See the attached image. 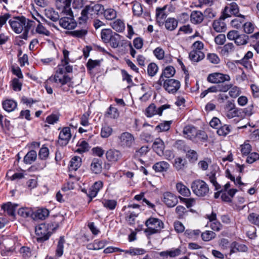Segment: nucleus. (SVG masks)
Returning a JSON list of instances; mask_svg holds the SVG:
<instances>
[{
    "label": "nucleus",
    "mask_w": 259,
    "mask_h": 259,
    "mask_svg": "<svg viewBox=\"0 0 259 259\" xmlns=\"http://www.w3.org/2000/svg\"><path fill=\"white\" fill-rule=\"evenodd\" d=\"M228 8L224 10L223 15L218 20H215L213 23V28L218 32H224L226 30V25L223 21L226 18L230 16L227 14Z\"/></svg>",
    "instance_id": "obj_10"
},
{
    "label": "nucleus",
    "mask_w": 259,
    "mask_h": 259,
    "mask_svg": "<svg viewBox=\"0 0 259 259\" xmlns=\"http://www.w3.org/2000/svg\"><path fill=\"white\" fill-rule=\"evenodd\" d=\"M104 16L107 20H112L114 19L117 16L116 11L113 9L109 8L105 10H104Z\"/></svg>",
    "instance_id": "obj_44"
},
{
    "label": "nucleus",
    "mask_w": 259,
    "mask_h": 259,
    "mask_svg": "<svg viewBox=\"0 0 259 259\" xmlns=\"http://www.w3.org/2000/svg\"><path fill=\"white\" fill-rule=\"evenodd\" d=\"M240 147L241 153L244 155H248L251 150V145L246 142L241 145Z\"/></svg>",
    "instance_id": "obj_60"
},
{
    "label": "nucleus",
    "mask_w": 259,
    "mask_h": 259,
    "mask_svg": "<svg viewBox=\"0 0 259 259\" xmlns=\"http://www.w3.org/2000/svg\"><path fill=\"white\" fill-rule=\"evenodd\" d=\"M153 54L159 60L162 59L164 56V51L162 48L160 47L156 48L153 51Z\"/></svg>",
    "instance_id": "obj_64"
},
{
    "label": "nucleus",
    "mask_w": 259,
    "mask_h": 259,
    "mask_svg": "<svg viewBox=\"0 0 259 259\" xmlns=\"http://www.w3.org/2000/svg\"><path fill=\"white\" fill-rule=\"evenodd\" d=\"M36 157V152L34 150H31L24 156L23 161L25 164H30L35 160Z\"/></svg>",
    "instance_id": "obj_31"
},
{
    "label": "nucleus",
    "mask_w": 259,
    "mask_h": 259,
    "mask_svg": "<svg viewBox=\"0 0 259 259\" xmlns=\"http://www.w3.org/2000/svg\"><path fill=\"white\" fill-rule=\"evenodd\" d=\"M231 253H235L237 251L245 252L247 251V247L246 245L234 242L231 245Z\"/></svg>",
    "instance_id": "obj_33"
},
{
    "label": "nucleus",
    "mask_w": 259,
    "mask_h": 259,
    "mask_svg": "<svg viewBox=\"0 0 259 259\" xmlns=\"http://www.w3.org/2000/svg\"><path fill=\"white\" fill-rule=\"evenodd\" d=\"M228 8L227 14L230 12L231 14L234 15L236 16H239V7L235 3H232L230 4L229 7H226L225 9Z\"/></svg>",
    "instance_id": "obj_46"
},
{
    "label": "nucleus",
    "mask_w": 259,
    "mask_h": 259,
    "mask_svg": "<svg viewBox=\"0 0 259 259\" xmlns=\"http://www.w3.org/2000/svg\"><path fill=\"white\" fill-rule=\"evenodd\" d=\"M244 21V16L242 15H239V16L231 22V25L237 29L240 28L243 25V23Z\"/></svg>",
    "instance_id": "obj_42"
},
{
    "label": "nucleus",
    "mask_w": 259,
    "mask_h": 259,
    "mask_svg": "<svg viewBox=\"0 0 259 259\" xmlns=\"http://www.w3.org/2000/svg\"><path fill=\"white\" fill-rule=\"evenodd\" d=\"M120 38L121 36L119 34L114 32L109 42L111 47L113 48H117L119 46Z\"/></svg>",
    "instance_id": "obj_43"
},
{
    "label": "nucleus",
    "mask_w": 259,
    "mask_h": 259,
    "mask_svg": "<svg viewBox=\"0 0 259 259\" xmlns=\"http://www.w3.org/2000/svg\"><path fill=\"white\" fill-rule=\"evenodd\" d=\"M165 148L164 143L163 141L157 138L154 142L152 145V148L155 152L159 156L163 154V150Z\"/></svg>",
    "instance_id": "obj_20"
},
{
    "label": "nucleus",
    "mask_w": 259,
    "mask_h": 259,
    "mask_svg": "<svg viewBox=\"0 0 259 259\" xmlns=\"http://www.w3.org/2000/svg\"><path fill=\"white\" fill-rule=\"evenodd\" d=\"M70 163V170H76L81 165V158L79 156H74L71 159Z\"/></svg>",
    "instance_id": "obj_34"
},
{
    "label": "nucleus",
    "mask_w": 259,
    "mask_h": 259,
    "mask_svg": "<svg viewBox=\"0 0 259 259\" xmlns=\"http://www.w3.org/2000/svg\"><path fill=\"white\" fill-rule=\"evenodd\" d=\"M126 254H130L131 255H139L144 254L146 250L143 248L131 247L128 250H121Z\"/></svg>",
    "instance_id": "obj_36"
},
{
    "label": "nucleus",
    "mask_w": 259,
    "mask_h": 259,
    "mask_svg": "<svg viewBox=\"0 0 259 259\" xmlns=\"http://www.w3.org/2000/svg\"><path fill=\"white\" fill-rule=\"evenodd\" d=\"M165 9V7L163 8H158L156 9V16L157 22H160L166 18V15L164 12Z\"/></svg>",
    "instance_id": "obj_55"
},
{
    "label": "nucleus",
    "mask_w": 259,
    "mask_h": 259,
    "mask_svg": "<svg viewBox=\"0 0 259 259\" xmlns=\"http://www.w3.org/2000/svg\"><path fill=\"white\" fill-rule=\"evenodd\" d=\"M112 131V128L110 126L105 125L101 129V136L102 138H108L111 135Z\"/></svg>",
    "instance_id": "obj_57"
},
{
    "label": "nucleus",
    "mask_w": 259,
    "mask_h": 259,
    "mask_svg": "<svg viewBox=\"0 0 259 259\" xmlns=\"http://www.w3.org/2000/svg\"><path fill=\"white\" fill-rule=\"evenodd\" d=\"M18 213L19 215L24 218H27L29 217H32L33 211L29 208H21L19 209Z\"/></svg>",
    "instance_id": "obj_50"
},
{
    "label": "nucleus",
    "mask_w": 259,
    "mask_h": 259,
    "mask_svg": "<svg viewBox=\"0 0 259 259\" xmlns=\"http://www.w3.org/2000/svg\"><path fill=\"white\" fill-rule=\"evenodd\" d=\"M133 12L135 16L140 17L143 13V8L141 4L135 3L133 6Z\"/></svg>",
    "instance_id": "obj_54"
},
{
    "label": "nucleus",
    "mask_w": 259,
    "mask_h": 259,
    "mask_svg": "<svg viewBox=\"0 0 259 259\" xmlns=\"http://www.w3.org/2000/svg\"><path fill=\"white\" fill-rule=\"evenodd\" d=\"M176 188L179 193L184 196H189L190 195V191L188 188L181 183L176 185Z\"/></svg>",
    "instance_id": "obj_38"
},
{
    "label": "nucleus",
    "mask_w": 259,
    "mask_h": 259,
    "mask_svg": "<svg viewBox=\"0 0 259 259\" xmlns=\"http://www.w3.org/2000/svg\"><path fill=\"white\" fill-rule=\"evenodd\" d=\"M216 236V234L213 231H206L201 234L202 239L204 241H209Z\"/></svg>",
    "instance_id": "obj_51"
},
{
    "label": "nucleus",
    "mask_w": 259,
    "mask_h": 259,
    "mask_svg": "<svg viewBox=\"0 0 259 259\" xmlns=\"http://www.w3.org/2000/svg\"><path fill=\"white\" fill-rule=\"evenodd\" d=\"M35 233L37 236V241L42 242L49 239L52 232L49 230L46 224H41L35 228Z\"/></svg>",
    "instance_id": "obj_6"
},
{
    "label": "nucleus",
    "mask_w": 259,
    "mask_h": 259,
    "mask_svg": "<svg viewBox=\"0 0 259 259\" xmlns=\"http://www.w3.org/2000/svg\"><path fill=\"white\" fill-rule=\"evenodd\" d=\"M230 90L229 92L230 96L232 98H236L241 93L240 89L237 86H233L230 89Z\"/></svg>",
    "instance_id": "obj_62"
},
{
    "label": "nucleus",
    "mask_w": 259,
    "mask_h": 259,
    "mask_svg": "<svg viewBox=\"0 0 259 259\" xmlns=\"http://www.w3.org/2000/svg\"><path fill=\"white\" fill-rule=\"evenodd\" d=\"M17 206L16 204H13L11 202H9L4 204L1 206V209L7 212L8 215L14 218L15 217V211Z\"/></svg>",
    "instance_id": "obj_24"
},
{
    "label": "nucleus",
    "mask_w": 259,
    "mask_h": 259,
    "mask_svg": "<svg viewBox=\"0 0 259 259\" xmlns=\"http://www.w3.org/2000/svg\"><path fill=\"white\" fill-rule=\"evenodd\" d=\"M104 8L103 6L99 4L95 5L93 6H87L82 10L81 16L79 17V24L84 23L89 19V16H93L102 13Z\"/></svg>",
    "instance_id": "obj_1"
},
{
    "label": "nucleus",
    "mask_w": 259,
    "mask_h": 259,
    "mask_svg": "<svg viewBox=\"0 0 259 259\" xmlns=\"http://www.w3.org/2000/svg\"><path fill=\"white\" fill-rule=\"evenodd\" d=\"M103 204L105 207L113 210L115 208L117 202L114 200H105L103 202Z\"/></svg>",
    "instance_id": "obj_59"
},
{
    "label": "nucleus",
    "mask_w": 259,
    "mask_h": 259,
    "mask_svg": "<svg viewBox=\"0 0 259 259\" xmlns=\"http://www.w3.org/2000/svg\"><path fill=\"white\" fill-rule=\"evenodd\" d=\"M259 159V154L256 152L249 153L246 158V162L248 163H252Z\"/></svg>",
    "instance_id": "obj_61"
},
{
    "label": "nucleus",
    "mask_w": 259,
    "mask_h": 259,
    "mask_svg": "<svg viewBox=\"0 0 259 259\" xmlns=\"http://www.w3.org/2000/svg\"><path fill=\"white\" fill-rule=\"evenodd\" d=\"M224 113L226 117L232 119L238 117L240 114V109L236 107L234 101L228 100L224 107Z\"/></svg>",
    "instance_id": "obj_4"
},
{
    "label": "nucleus",
    "mask_w": 259,
    "mask_h": 259,
    "mask_svg": "<svg viewBox=\"0 0 259 259\" xmlns=\"http://www.w3.org/2000/svg\"><path fill=\"white\" fill-rule=\"evenodd\" d=\"M111 26L116 31L122 32L125 29V25L123 21L117 19L111 23Z\"/></svg>",
    "instance_id": "obj_30"
},
{
    "label": "nucleus",
    "mask_w": 259,
    "mask_h": 259,
    "mask_svg": "<svg viewBox=\"0 0 259 259\" xmlns=\"http://www.w3.org/2000/svg\"><path fill=\"white\" fill-rule=\"evenodd\" d=\"M49 80L63 85L68 83H70L71 78L66 74L61 76H58L57 74L54 75L53 77H50Z\"/></svg>",
    "instance_id": "obj_18"
},
{
    "label": "nucleus",
    "mask_w": 259,
    "mask_h": 259,
    "mask_svg": "<svg viewBox=\"0 0 259 259\" xmlns=\"http://www.w3.org/2000/svg\"><path fill=\"white\" fill-rule=\"evenodd\" d=\"M25 18L24 17H16L13 20H10L9 23L13 30L17 33H21L25 24Z\"/></svg>",
    "instance_id": "obj_11"
},
{
    "label": "nucleus",
    "mask_w": 259,
    "mask_h": 259,
    "mask_svg": "<svg viewBox=\"0 0 259 259\" xmlns=\"http://www.w3.org/2000/svg\"><path fill=\"white\" fill-rule=\"evenodd\" d=\"M178 26V21L173 18H168L165 22V28L169 30L175 29Z\"/></svg>",
    "instance_id": "obj_40"
},
{
    "label": "nucleus",
    "mask_w": 259,
    "mask_h": 259,
    "mask_svg": "<svg viewBox=\"0 0 259 259\" xmlns=\"http://www.w3.org/2000/svg\"><path fill=\"white\" fill-rule=\"evenodd\" d=\"M248 220L251 224L259 227V214L250 213L248 216Z\"/></svg>",
    "instance_id": "obj_58"
},
{
    "label": "nucleus",
    "mask_w": 259,
    "mask_h": 259,
    "mask_svg": "<svg viewBox=\"0 0 259 259\" xmlns=\"http://www.w3.org/2000/svg\"><path fill=\"white\" fill-rule=\"evenodd\" d=\"M76 146L78 147L75 151L79 153H83L88 151L90 147L89 144L84 140H81L78 142Z\"/></svg>",
    "instance_id": "obj_28"
},
{
    "label": "nucleus",
    "mask_w": 259,
    "mask_h": 259,
    "mask_svg": "<svg viewBox=\"0 0 259 259\" xmlns=\"http://www.w3.org/2000/svg\"><path fill=\"white\" fill-rule=\"evenodd\" d=\"M71 137L70 128L69 127H63L59 135L58 144L61 146L68 144Z\"/></svg>",
    "instance_id": "obj_12"
},
{
    "label": "nucleus",
    "mask_w": 259,
    "mask_h": 259,
    "mask_svg": "<svg viewBox=\"0 0 259 259\" xmlns=\"http://www.w3.org/2000/svg\"><path fill=\"white\" fill-rule=\"evenodd\" d=\"M112 35L113 32L110 29H104L101 33V38L105 43L109 42Z\"/></svg>",
    "instance_id": "obj_35"
},
{
    "label": "nucleus",
    "mask_w": 259,
    "mask_h": 259,
    "mask_svg": "<svg viewBox=\"0 0 259 259\" xmlns=\"http://www.w3.org/2000/svg\"><path fill=\"white\" fill-rule=\"evenodd\" d=\"M186 157L191 162H194L198 159V154L196 151L194 150L189 149L187 150L186 152Z\"/></svg>",
    "instance_id": "obj_48"
},
{
    "label": "nucleus",
    "mask_w": 259,
    "mask_h": 259,
    "mask_svg": "<svg viewBox=\"0 0 259 259\" xmlns=\"http://www.w3.org/2000/svg\"><path fill=\"white\" fill-rule=\"evenodd\" d=\"M46 15L49 19L53 21H59V15L58 13L53 10H48L46 12Z\"/></svg>",
    "instance_id": "obj_56"
},
{
    "label": "nucleus",
    "mask_w": 259,
    "mask_h": 259,
    "mask_svg": "<svg viewBox=\"0 0 259 259\" xmlns=\"http://www.w3.org/2000/svg\"><path fill=\"white\" fill-rule=\"evenodd\" d=\"M207 135L206 133L201 130H198L196 132L192 141L195 143L202 144L207 141Z\"/></svg>",
    "instance_id": "obj_19"
},
{
    "label": "nucleus",
    "mask_w": 259,
    "mask_h": 259,
    "mask_svg": "<svg viewBox=\"0 0 259 259\" xmlns=\"http://www.w3.org/2000/svg\"><path fill=\"white\" fill-rule=\"evenodd\" d=\"M162 85L166 91L171 94L176 93L181 86L179 80L172 78L164 80Z\"/></svg>",
    "instance_id": "obj_9"
},
{
    "label": "nucleus",
    "mask_w": 259,
    "mask_h": 259,
    "mask_svg": "<svg viewBox=\"0 0 259 259\" xmlns=\"http://www.w3.org/2000/svg\"><path fill=\"white\" fill-rule=\"evenodd\" d=\"M162 201L167 207H173L178 203V199L172 193L166 192L163 194Z\"/></svg>",
    "instance_id": "obj_13"
},
{
    "label": "nucleus",
    "mask_w": 259,
    "mask_h": 259,
    "mask_svg": "<svg viewBox=\"0 0 259 259\" xmlns=\"http://www.w3.org/2000/svg\"><path fill=\"white\" fill-rule=\"evenodd\" d=\"M17 105V103L13 100H7L3 102V108L8 112L14 110Z\"/></svg>",
    "instance_id": "obj_29"
},
{
    "label": "nucleus",
    "mask_w": 259,
    "mask_h": 259,
    "mask_svg": "<svg viewBox=\"0 0 259 259\" xmlns=\"http://www.w3.org/2000/svg\"><path fill=\"white\" fill-rule=\"evenodd\" d=\"M65 239L64 236H61L59 238L57 248L56 249V256L61 257L64 252V244L65 243Z\"/></svg>",
    "instance_id": "obj_32"
},
{
    "label": "nucleus",
    "mask_w": 259,
    "mask_h": 259,
    "mask_svg": "<svg viewBox=\"0 0 259 259\" xmlns=\"http://www.w3.org/2000/svg\"><path fill=\"white\" fill-rule=\"evenodd\" d=\"M248 36L245 34H238L235 40V44L238 45H244L247 43Z\"/></svg>",
    "instance_id": "obj_52"
},
{
    "label": "nucleus",
    "mask_w": 259,
    "mask_h": 259,
    "mask_svg": "<svg viewBox=\"0 0 259 259\" xmlns=\"http://www.w3.org/2000/svg\"><path fill=\"white\" fill-rule=\"evenodd\" d=\"M169 167V164L165 161H159L153 165V168L156 172H163L166 171Z\"/></svg>",
    "instance_id": "obj_27"
},
{
    "label": "nucleus",
    "mask_w": 259,
    "mask_h": 259,
    "mask_svg": "<svg viewBox=\"0 0 259 259\" xmlns=\"http://www.w3.org/2000/svg\"><path fill=\"white\" fill-rule=\"evenodd\" d=\"M122 156L121 151L116 149H110L106 153V159L110 162H116L119 160Z\"/></svg>",
    "instance_id": "obj_16"
},
{
    "label": "nucleus",
    "mask_w": 259,
    "mask_h": 259,
    "mask_svg": "<svg viewBox=\"0 0 259 259\" xmlns=\"http://www.w3.org/2000/svg\"><path fill=\"white\" fill-rule=\"evenodd\" d=\"M102 161L99 158H94L91 164V169L93 172L98 174L102 171Z\"/></svg>",
    "instance_id": "obj_22"
},
{
    "label": "nucleus",
    "mask_w": 259,
    "mask_h": 259,
    "mask_svg": "<svg viewBox=\"0 0 259 259\" xmlns=\"http://www.w3.org/2000/svg\"><path fill=\"white\" fill-rule=\"evenodd\" d=\"M170 107V105L165 104L163 105L160 107H159L157 109H156V107L154 105L151 104L150 105L146 110V115L147 117H150L153 116L155 114H158L159 115H161L162 113V111L167 108Z\"/></svg>",
    "instance_id": "obj_15"
},
{
    "label": "nucleus",
    "mask_w": 259,
    "mask_h": 259,
    "mask_svg": "<svg viewBox=\"0 0 259 259\" xmlns=\"http://www.w3.org/2000/svg\"><path fill=\"white\" fill-rule=\"evenodd\" d=\"M68 16L62 17L59 19V24L64 29L72 30L74 29L77 23L74 19L73 14H65Z\"/></svg>",
    "instance_id": "obj_7"
},
{
    "label": "nucleus",
    "mask_w": 259,
    "mask_h": 259,
    "mask_svg": "<svg viewBox=\"0 0 259 259\" xmlns=\"http://www.w3.org/2000/svg\"><path fill=\"white\" fill-rule=\"evenodd\" d=\"M158 71V66L154 63H150L147 67V73L151 77L154 76Z\"/></svg>",
    "instance_id": "obj_45"
},
{
    "label": "nucleus",
    "mask_w": 259,
    "mask_h": 259,
    "mask_svg": "<svg viewBox=\"0 0 259 259\" xmlns=\"http://www.w3.org/2000/svg\"><path fill=\"white\" fill-rule=\"evenodd\" d=\"M35 19L38 22V24L35 29L36 32L39 34L47 36H49L50 35V32L41 24L39 20L37 18H35Z\"/></svg>",
    "instance_id": "obj_41"
},
{
    "label": "nucleus",
    "mask_w": 259,
    "mask_h": 259,
    "mask_svg": "<svg viewBox=\"0 0 259 259\" xmlns=\"http://www.w3.org/2000/svg\"><path fill=\"white\" fill-rule=\"evenodd\" d=\"M176 72L175 69L171 66H168L166 67L162 71V72L157 81V83L161 87L164 80L166 79H170V78L173 76Z\"/></svg>",
    "instance_id": "obj_14"
},
{
    "label": "nucleus",
    "mask_w": 259,
    "mask_h": 259,
    "mask_svg": "<svg viewBox=\"0 0 259 259\" xmlns=\"http://www.w3.org/2000/svg\"><path fill=\"white\" fill-rule=\"evenodd\" d=\"M197 131L194 126L188 125L184 127L183 133L185 138L192 141Z\"/></svg>",
    "instance_id": "obj_23"
},
{
    "label": "nucleus",
    "mask_w": 259,
    "mask_h": 259,
    "mask_svg": "<svg viewBox=\"0 0 259 259\" xmlns=\"http://www.w3.org/2000/svg\"><path fill=\"white\" fill-rule=\"evenodd\" d=\"M118 144L123 148H131L135 143L134 136L128 133L124 132L118 137Z\"/></svg>",
    "instance_id": "obj_5"
},
{
    "label": "nucleus",
    "mask_w": 259,
    "mask_h": 259,
    "mask_svg": "<svg viewBox=\"0 0 259 259\" xmlns=\"http://www.w3.org/2000/svg\"><path fill=\"white\" fill-rule=\"evenodd\" d=\"M171 121H164L155 127V130L158 132H166L170 128Z\"/></svg>",
    "instance_id": "obj_37"
},
{
    "label": "nucleus",
    "mask_w": 259,
    "mask_h": 259,
    "mask_svg": "<svg viewBox=\"0 0 259 259\" xmlns=\"http://www.w3.org/2000/svg\"><path fill=\"white\" fill-rule=\"evenodd\" d=\"M204 19L203 14L199 11H193L190 15L191 22L195 24L201 23Z\"/></svg>",
    "instance_id": "obj_21"
},
{
    "label": "nucleus",
    "mask_w": 259,
    "mask_h": 259,
    "mask_svg": "<svg viewBox=\"0 0 259 259\" xmlns=\"http://www.w3.org/2000/svg\"><path fill=\"white\" fill-rule=\"evenodd\" d=\"M234 50V46L233 43H228L224 45L221 50V53L223 55H228Z\"/></svg>",
    "instance_id": "obj_49"
},
{
    "label": "nucleus",
    "mask_w": 259,
    "mask_h": 259,
    "mask_svg": "<svg viewBox=\"0 0 259 259\" xmlns=\"http://www.w3.org/2000/svg\"><path fill=\"white\" fill-rule=\"evenodd\" d=\"M25 24L24 27V32L22 34V38L26 39L28 37V34L30 28L34 26V22L29 20H26L25 18Z\"/></svg>",
    "instance_id": "obj_39"
},
{
    "label": "nucleus",
    "mask_w": 259,
    "mask_h": 259,
    "mask_svg": "<svg viewBox=\"0 0 259 259\" xmlns=\"http://www.w3.org/2000/svg\"><path fill=\"white\" fill-rule=\"evenodd\" d=\"M230 132L229 126L227 124H224L221 126L217 129V134L221 136H226Z\"/></svg>",
    "instance_id": "obj_53"
},
{
    "label": "nucleus",
    "mask_w": 259,
    "mask_h": 259,
    "mask_svg": "<svg viewBox=\"0 0 259 259\" xmlns=\"http://www.w3.org/2000/svg\"><path fill=\"white\" fill-rule=\"evenodd\" d=\"M231 79L230 75L220 72H214L209 74L207 80L210 83L219 84L224 83L225 81H229Z\"/></svg>",
    "instance_id": "obj_8"
},
{
    "label": "nucleus",
    "mask_w": 259,
    "mask_h": 259,
    "mask_svg": "<svg viewBox=\"0 0 259 259\" xmlns=\"http://www.w3.org/2000/svg\"><path fill=\"white\" fill-rule=\"evenodd\" d=\"M145 225L147 228L144 232L149 235L160 232L164 227L163 223L160 219L154 218L148 219L145 222Z\"/></svg>",
    "instance_id": "obj_3"
},
{
    "label": "nucleus",
    "mask_w": 259,
    "mask_h": 259,
    "mask_svg": "<svg viewBox=\"0 0 259 259\" xmlns=\"http://www.w3.org/2000/svg\"><path fill=\"white\" fill-rule=\"evenodd\" d=\"M49 215V211L48 209L45 208H40L33 211L32 218L35 220H45Z\"/></svg>",
    "instance_id": "obj_17"
},
{
    "label": "nucleus",
    "mask_w": 259,
    "mask_h": 259,
    "mask_svg": "<svg viewBox=\"0 0 259 259\" xmlns=\"http://www.w3.org/2000/svg\"><path fill=\"white\" fill-rule=\"evenodd\" d=\"M191 188L193 193L199 197L208 196L209 188L208 184L203 180L197 179L192 182Z\"/></svg>",
    "instance_id": "obj_2"
},
{
    "label": "nucleus",
    "mask_w": 259,
    "mask_h": 259,
    "mask_svg": "<svg viewBox=\"0 0 259 259\" xmlns=\"http://www.w3.org/2000/svg\"><path fill=\"white\" fill-rule=\"evenodd\" d=\"M189 58L194 62H199L204 58V54L200 50H193L189 53Z\"/></svg>",
    "instance_id": "obj_26"
},
{
    "label": "nucleus",
    "mask_w": 259,
    "mask_h": 259,
    "mask_svg": "<svg viewBox=\"0 0 259 259\" xmlns=\"http://www.w3.org/2000/svg\"><path fill=\"white\" fill-rule=\"evenodd\" d=\"M186 163L187 161L185 159L181 157H177L175 159L174 166L178 170H179L184 168Z\"/></svg>",
    "instance_id": "obj_47"
},
{
    "label": "nucleus",
    "mask_w": 259,
    "mask_h": 259,
    "mask_svg": "<svg viewBox=\"0 0 259 259\" xmlns=\"http://www.w3.org/2000/svg\"><path fill=\"white\" fill-rule=\"evenodd\" d=\"M209 180L210 182L214 186L215 190L218 191V192L214 193V197L218 198L219 196L220 193L223 192V189H221V187L216 181V177L215 173H211L209 176Z\"/></svg>",
    "instance_id": "obj_25"
},
{
    "label": "nucleus",
    "mask_w": 259,
    "mask_h": 259,
    "mask_svg": "<svg viewBox=\"0 0 259 259\" xmlns=\"http://www.w3.org/2000/svg\"><path fill=\"white\" fill-rule=\"evenodd\" d=\"M175 146L177 149L183 150L185 152L189 149V147L185 144L183 141L182 140L177 141L175 143Z\"/></svg>",
    "instance_id": "obj_63"
}]
</instances>
